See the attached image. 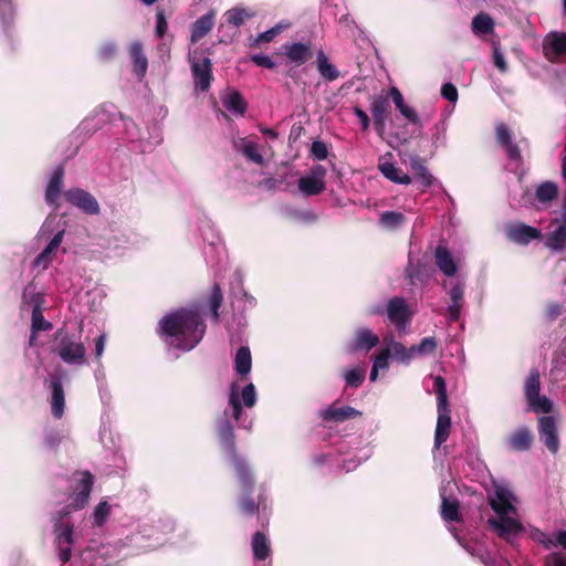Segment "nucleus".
I'll list each match as a JSON object with an SVG mask.
<instances>
[{
    "mask_svg": "<svg viewBox=\"0 0 566 566\" xmlns=\"http://www.w3.org/2000/svg\"><path fill=\"white\" fill-rule=\"evenodd\" d=\"M316 65L318 73L326 81L333 82L338 78L339 72L337 67L329 62L323 50H319L316 54Z\"/></svg>",
    "mask_w": 566,
    "mask_h": 566,
    "instance_id": "c85d7f7f",
    "label": "nucleus"
},
{
    "mask_svg": "<svg viewBox=\"0 0 566 566\" xmlns=\"http://www.w3.org/2000/svg\"><path fill=\"white\" fill-rule=\"evenodd\" d=\"M495 132L497 143L506 149L509 158L512 160H518L521 158L520 149L512 143L511 132L507 126L505 124H497Z\"/></svg>",
    "mask_w": 566,
    "mask_h": 566,
    "instance_id": "393cba45",
    "label": "nucleus"
},
{
    "mask_svg": "<svg viewBox=\"0 0 566 566\" xmlns=\"http://www.w3.org/2000/svg\"><path fill=\"white\" fill-rule=\"evenodd\" d=\"M554 548L555 547H563L564 549H566V531H558L556 533H554Z\"/></svg>",
    "mask_w": 566,
    "mask_h": 566,
    "instance_id": "774afa93",
    "label": "nucleus"
},
{
    "mask_svg": "<svg viewBox=\"0 0 566 566\" xmlns=\"http://www.w3.org/2000/svg\"><path fill=\"white\" fill-rule=\"evenodd\" d=\"M327 170L322 165L313 166L310 171L300 178L298 189L304 196H315L325 190Z\"/></svg>",
    "mask_w": 566,
    "mask_h": 566,
    "instance_id": "0eeeda50",
    "label": "nucleus"
},
{
    "mask_svg": "<svg viewBox=\"0 0 566 566\" xmlns=\"http://www.w3.org/2000/svg\"><path fill=\"white\" fill-rule=\"evenodd\" d=\"M387 316L399 331H405L410 323L411 313L403 298L394 297L388 302Z\"/></svg>",
    "mask_w": 566,
    "mask_h": 566,
    "instance_id": "1a4fd4ad",
    "label": "nucleus"
},
{
    "mask_svg": "<svg viewBox=\"0 0 566 566\" xmlns=\"http://www.w3.org/2000/svg\"><path fill=\"white\" fill-rule=\"evenodd\" d=\"M240 507L245 514L253 515L258 511L259 505L253 500L245 497L241 501Z\"/></svg>",
    "mask_w": 566,
    "mask_h": 566,
    "instance_id": "338daca9",
    "label": "nucleus"
},
{
    "mask_svg": "<svg viewBox=\"0 0 566 566\" xmlns=\"http://www.w3.org/2000/svg\"><path fill=\"white\" fill-rule=\"evenodd\" d=\"M252 551L254 558L264 560L270 554V544L265 535L258 532L252 537Z\"/></svg>",
    "mask_w": 566,
    "mask_h": 566,
    "instance_id": "c9c22d12",
    "label": "nucleus"
},
{
    "mask_svg": "<svg viewBox=\"0 0 566 566\" xmlns=\"http://www.w3.org/2000/svg\"><path fill=\"white\" fill-rule=\"evenodd\" d=\"M405 216L397 211H385L380 214L379 218L380 224L389 230L399 228L405 222Z\"/></svg>",
    "mask_w": 566,
    "mask_h": 566,
    "instance_id": "58836bf2",
    "label": "nucleus"
},
{
    "mask_svg": "<svg viewBox=\"0 0 566 566\" xmlns=\"http://www.w3.org/2000/svg\"><path fill=\"white\" fill-rule=\"evenodd\" d=\"M206 325L198 307L180 308L159 322V333L166 343L181 350H190L202 339Z\"/></svg>",
    "mask_w": 566,
    "mask_h": 566,
    "instance_id": "f257e3e1",
    "label": "nucleus"
},
{
    "mask_svg": "<svg viewBox=\"0 0 566 566\" xmlns=\"http://www.w3.org/2000/svg\"><path fill=\"white\" fill-rule=\"evenodd\" d=\"M52 324L44 319L42 315V310L39 307V304L32 308V329L33 332L40 331H49L51 329Z\"/></svg>",
    "mask_w": 566,
    "mask_h": 566,
    "instance_id": "49530a36",
    "label": "nucleus"
},
{
    "mask_svg": "<svg viewBox=\"0 0 566 566\" xmlns=\"http://www.w3.org/2000/svg\"><path fill=\"white\" fill-rule=\"evenodd\" d=\"M229 406H230V408L232 410L233 418L237 421H239L240 417H241V413H242V408H241V403H240V399H239V388H238V385L235 382H232L231 386H230Z\"/></svg>",
    "mask_w": 566,
    "mask_h": 566,
    "instance_id": "c03bdc74",
    "label": "nucleus"
},
{
    "mask_svg": "<svg viewBox=\"0 0 566 566\" xmlns=\"http://www.w3.org/2000/svg\"><path fill=\"white\" fill-rule=\"evenodd\" d=\"M36 303L39 304V307H41L43 303V295L35 291L34 285L30 284L24 289L22 294V308H25L27 306H31L33 308Z\"/></svg>",
    "mask_w": 566,
    "mask_h": 566,
    "instance_id": "a19ab883",
    "label": "nucleus"
},
{
    "mask_svg": "<svg viewBox=\"0 0 566 566\" xmlns=\"http://www.w3.org/2000/svg\"><path fill=\"white\" fill-rule=\"evenodd\" d=\"M241 150L247 158L252 160L255 164H262L263 157L258 150V145L250 140V139H242L241 140Z\"/></svg>",
    "mask_w": 566,
    "mask_h": 566,
    "instance_id": "37998d69",
    "label": "nucleus"
},
{
    "mask_svg": "<svg viewBox=\"0 0 566 566\" xmlns=\"http://www.w3.org/2000/svg\"><path fill=\"white\" fill-rule=\"evenodd\" d=\"M557 196V186L552 181L541 184L535 191V197L539 202L547 203Z\"/></svg>",
    "mask_w": 566,
    "mask_h": 566,
    "instance_id": "4c0bfd02",
    "label": "nucleus"
},
{
    "mask_svg": "<svg viewBox=\"0 0 566 566\" xmlns=\"http://www.w3.org/2000/svg\"><path fill=\"white\" fill-rule=\"evenodd\" d=\"M437 348V342L434 337H424L419 345L412 346L415 357L417 355L423 356L432 354Z\"/></svg>",
    "mask_w": 566,
    "mask_h": 566,
    "instance_id": "8fccbe9b",
    "label": "nucleus"
},
{
    "mask_svg": "<svg viewBox=\"0 0 566 566\" xmlns=\"http://www.w3.org/2000/svg\"><path fill=\"white\" fill-rule=\"evenodd\" d=\"M433 378V390L437 395V426L434 431V448L439 449L443 442H446L450 434L451 417L450 408L448 403L447 386L446 381L441 376Z\"/></svg>",
    "mask_w": 566,
    "mask_h": 566,
    "instance_id": "39448f33",
    "label": "nucleus"
},
{
    "mask_svg": "<svg viewBox=\"0 0 566 566\" xmlns=\"http://www.w3.org/2000/svg\"><path fill=\"white\" fill-rule=\"evenodd\" d=\"M65 199L78 208L86 214L95 216L99 213V205L97 200L87 191L74 188L67 190L65 193Z\"/></svg>",
    "mask_w": 566,
    "mask_h": 566,
    "instance_id": "6e6552de",
    "label": "nucleus"
},
{
    "mask_svg": "<svg viewBox=\"0 0 566 566\" xmlns=\"http://www.w3.org/2000/svg\"><path fill=\"white\" fill-rule=\"evenodd\" d=\"M365 375L366 370L364 368L356 367L347 370L344 375V378L347 386L358 387L363 384Z\"/></svg>",
    "mask_w": 566,
    "mask_h": 566,
    "instance_id": "de8ad7c7",
    "label": "nucleus"
},
{
    "mask_svg": "<svg viewBox=\"0 0 566 566\" xmlns=\"http://www.w3.org/2000/svg\"><path fill=\"white\" fill-rule=\"evenodd\" d=\"M441 95L450 103H455L458 101V90L452 83H446L442 85Z\"/></svg>",
    "mask_w": 566,
    "mask_h": 566,
    "instance_id": "13d9d810",
    "label": "nucleus"
},
{
    "mask_svg": "<svg viewBox=\"0 0 566 566\" xmlns=\"http://www.w3.org/2000/svg\"><path fill=\"white\" fill-rule=\"evenodd\" d=\"M284 54L296 65L306 63L313 55L312 46L308 43L294 42L285 44Z\"/></svg>",
    "mask_w": 566,
    "mask_h": 566,
    "instance_id": "a211bd4d",
    "label": "nucleus"
},
{
    "mask_svg": "<svg viewBox=\"0 0 566 566\" xmlns=\"http://www.w3.org/2000/svg\"><path fill=\"white\" fill-rule=\"evenodd\" d=\"M129 54L134 63L135 73L142 78L146 74L148 62L144 54L143 45L140 42L132 43Z\"/></svg>",
    "mask_w": 566,
    "mask_h": 566,
    "instance_id": "c756f323",
    "label": "nucleus"
},
{
    "mask_svg": "<svg viewBox=\"0 0 566 566\" xmlns=\"http://www.w3.org/2000/svg\"><path fill=\"white\" fill-rule=\"evenodd\" d=\"M290 23L289 22H285V21H281L279 22L276 25H274L273 28L260 33L256 39H255V42L256 43H263V42H271L276 35H279L283 30L290 28Z\"/></svg>",
    "mask_w": 566,
    "mask_h": 566,
    "instance_id": "a18cd8bd",
    "label": "nucleus"
},
{
    "mask_svg": "<svg viewBox=\"0 0 566 566\" xmlns=\"http://www.w3.org/2000/svg\"><path fill=\"white\" fill-rule=\"evenodd\" d=\"M489 504L496 516L489 518L490 527L507 542L521 533L522 525L516 513V497L507 485L494 484L493 494L489 495Z\"/></svg>",
    "mask_w": 566,
    "mask_h": 566,
    "instance_id": "7ed1b4c3",
    "label": "nucleus"
},
{
    "mask_svg": "<svg viewBox=\"0 0 566 566\" xmlns=\"http://www.w3.org/2000/svg\"><path fill=\"white\" fill-rule=\"evenodd\" d=\"M527 402L531 409L537 413H548L553 408L552 401L547 397L541 396L539 394L527 399Z\"/></svg>",
    "mask_w": 566,
    "mask_h": 566,
    "instance_id": "79ce46f5",
    "label": "nucleus"
},
{
    "mask_svg": "<svg viewBox=\"0 0 566 566\" xmlns=\"http://www.w3.org/2000/svg\"><path fill=\"white\" fill-rule=\"evenodd\" d=\"M538 433L541 441L555 454L559 448L555 419L551 416L542 417L539 419Z\"/></svg>",
    "mask_w": 566,
    "mask_h": 566,
    "instance_id": "ddd939ff",
    "label": "nucleus"
},
{
    "mask_svg": "<svg viewBox=\"0 0 566 566\" xmlns=\"http://www.w3.org/2000/svg\"><path fill=\"white\" fill-rule=\"evenodd\" d=\"M389 94L392 98L396 108L401 113V115L409 122L417 123L418 115L416 111L405 103L403 96L400 93V91L396 86H392L389 91Z\"/></svg>",
    "mask_w": 566,
    "mask_h": 566,
    "instance_id": "7c9ffc66",
    "label": "nucleus"
},
{
    "mask_svg": "<svg viewBox=\"0 0 566 566\" xmlns=\"http://www.w3.org/2000/svg\"><path fill=\"white\" fill-rule=\"evenodd\" d=\"M73 493L71 495L72 503L63 507L53 517L54 520V533H55V545L59 549V557L63 563H66L71 558V546L73 544V525L70 523H62V518L69 515L72 511L81 510L85 506L88 501L93 476L90 472H78L74 475Z\"/></svg>",
    "mask_w": 566,
    "mask_h": 566,
    "instance_id": "f03ea898",
    "label": "nucleus"
},
{
    "mask_svg": "<svg viewBox=\"0 0 566 566\" xmlns=\"http://www.w3.org/2000/svg\"><path fill=\"white\" fill-rule=\"evenodd\" d=\"M219 434H220V439H221V443H222L223 448L228 452L231 453V458H232L233 464L235 467L238 476L240 479L242 489L244 491H250V489L252 486V479L250 475V471H249L247 463L242 459H240L234 452L233 428L231 427V424L229 423L228 420H224L220 424Z\"/></svg>",
    "mask_w": 566,
    "mask_h": 566,
    "instance_id": "423d86ee",
    "label": "nucleus"
},
{
    "mask_svg": "<svg viewBox=\"0 0 566 566\" xmlns=\"http://www.w3.org/2000/svg\"><path fill=\"white\" fill-rule=\"evenodd\" d=\"M558 223L556 229L549 232L545 238V247L554 252H560L566 248V224L558 219H554L552 224Z\"/></svg>",
    "mask_w": 566,
    "mask_h": 566,
    "instance_id": "5701e85b",
    "label": "nucleus"
},
{
    "mask_svg": "<svg viewBox=\"0 0 566 566\" xmlns=\"http://www.w3.org/2000/svg\"><path fill=\"white\" fill-rule=\"evenodd\" d=\"M531 443L532 434L527 428H521L510 437V446L515 451L528 450Z\"/></svg>",
    "mask_w": 566,
    "mask_h": 566,
    "instance_id": "72a5a7b5",
    "label": "nucleus"
},
{
    "mask_svg": "<svg viewBox=\"0 0 566 566\" xmlns=\"http://www.w3.org/2000/svg\"><path fill=\"white\" fill-rule=\"evenodd\" d=\"M384 344L387 350H389L390 357L401 364H409L413 358L415 354L412 346L407 348L401 343L394 339V335H387L384 338Z\"/></svg>",
    "mask_w": 566,
    "mask_h": 566,
    "instance_id": "f3484780",
    "label": "nucleus"
},
{
    "mask_svg": "<svg viewBox=\"0 0 566 566\" xmlns=\"http://www.w3.org/2000/svg\"><path fill=\"white\" fill-rule=\"evenodd\" d=\"M0 10H1V21L2 23H7L6 18L9 20L13 18V8L10 0H0Z\"/></svg>",
    "mask_w": 566,
    "mask_h": 566,
    "instance_id": "680f3d73",
    "label": "nucleus"
},
{
    "mask_svg": "<svg viewBox=\"0 0 566 566\" xmlns=\"http://www.w3.org/2000/svg\"><path fill=\"white\" fill-rule=\"evenodd\" d=\"M378 169L381 175L398 185L411 184V178L407 174L402 172L396 164L392 161V154L386 153L379 158Z\"/></svg>",
    "mask_w": 566,
    "mask_h": 566,
    "instance_id": "f8f14e48",
    "label": "nucleus"
},
{
    "mask_svg": "<svg viewBox=\"0 0 566 566\" xmlns=\"http://www.w3.org/2000/svg\"><path fill=\"white\" fill-rule=\"evenodd\" d=\"M410 167L415 172V179L420 182L423 189H427L432 186L434 178L428 170V168L423 165L422 160L418 156H412L410 158Z\"/></svg>",
    "mask_w": 566,
    "mask_h": 566,
    "instance_id": "cd10ccee",
    "label": "nucleus"
},
{
    "mask_svg": "<svg viewBox=\"0 0 566 566\" xmlns=\"http://www.w3.org/2000/svg\"><path fill=\"white\" fill-rule=\"evenodd\" d=\"M321 417L326 421L343 422L346 419L355 418L360 415L359 411L349 406L335 407L328 406L319 411Z\"/></svg>",
    "mask_w": 566,
    "mask_h": 566,
    "instance_id": "b1692460",
    "label": "nucleus"
},
{
    "mask_svg": "<svg viewBox=\"0 0 566 566\" xmlns=\"http://www.w3.org/2000/svg\"><path fill=\"white\" fill-rule=\"evenodd\" d=\"M441 515L446 521H458L459 503L455 499H449L444 494V488L441 489Z\"/></svg>",
    "mask_w": 566,
    "mask_h": 566,
    "instance_id": "f704fd0d",
    "label": "nucleus"
},
{
    "mask_svg": "<svg viewBox=\"0 0 566 566\" xmlns=\"http://www.w3.org/2000/svg\"><path fill=\"white\" fill-rule=\"evenodd\" d=\"M222 105L232 114L242 116L245 112V102L240 93L234 90H227L221 95Z\"/></svg>",
    "mask_w": 566,
    "mask_h": 566,
    "instance_id": "a878e982",
    "label": "nucleus"
},
{
    "mask_svg": "<svg viewBox=\"0 0 566 566\" xmlns=\"http://www.w3.org/2000/svg\"><path fill=\"white\" fill-rule=\"evenodd\" d=\"M539 394V373L532 370L525 382L526 399Z\"/></svg>",
    "mask_w": 566,
    "mask_h": 566,
    "instance_id": "09e8293b",
    "label": "nucleus"
},
{
    "mask_svg": "<svg viewBox=\"0 0 566 566\" xmlns=\"http://www.w3.org/2000/svg\"><path fill=\"white\" fill-rule=\"evenodd\" d=\"M112 506L107 501H101L93 511V524L97 527L103 526L108 520Z\"/></svg>",
    "mask_w": 566,
    "mask_h": 566,
    "instance_id": "ea45409f",
    "label": "nucleus"
},
{
    "mask_svg": "<svg viewBox=\"0 0 566 566\" xmlns=\"http://www.w3.org/2000/svg\"><path fill=\"white\" fill-rule=\"evenodd\" d=\"M251 352L249 347L242 346L238 349L234 357V368L238 375L247 376L251 371Z\"/></svg>",
    "mask_w": 566,
    "mask_h": 566,
    "instance_id": "473e14b6",
    "label": "nucleus"
},
{
    "mask_svg": "<svg viewBox=\"0 0 566 566\" xmlns=\"http://www.w3.org/2000/svg\"><path fill=\"white\" fill-rule=\"evenodd\" d=\"M436 264L439 270L447 276L455 275L459 261H457L451 252L443 245H438L434 252Z\"/></svg>",
    "mask_w": 566,
    "mask_h": 566,
    "instance_id": "6ab92c4d",
    "label": "nucleus"
},
{
    "mask_svg": "<svg viewBox=\"0 0 566 566\" xmlns=\"http://www.w3.org/2000/svg\"><path fill=\"white\" fill-rule=\"evenodd\" d=\"M52 352L67 365H83L86 361V348L80 337L63 328L55 332Z\"/></svg>",
    "mask_w": 566,
    "mask_h": 566,
    "instance_id": "20e7f679",
    "label": "nucleus"
},
{
    "mask_svg": "<svg viewBox=\"0 0 566 566\" xmlns=\"http://www.w3.org/2000/svg\"><path fill=\"white\" fill-rule=\"evenodd\" d=\"M168 29V23L163 12L156 14V34L161 38Z\"/></svg>",
    "mask_w": 566,
    "mask_h": 566,
    "instance_id": "69168bd1",
    "label": "nucleus"
},
{
    "mask_svg": "<svg viewBox=\"0 0 566 566\" xmlns=\"http://www.w3.org/2000/svg\"><path fill=\"white\" fill-rule=\"evenodd\" d=\"M252 15L253 14L249 12L247 9L237 7L228 10L223 14V19L227 24H230L234 28H239L245 22L247 19L251 18Z\"/></svg>",
    "mask_w": 566,
    "mask_h": 566,
    "instance_id": "e433bc0d",
    "label": "nucleus"
},
{
    "mask_svg": "<svg viewBox=\"0 0 566 566\" xmlns=\"http://www.w3.org/2000/svg\"><path fill=\"white\" fill-rule=\"evenodd\" d=\"M222 300H223V296H222L221 289L219 287V285L214 284L208 302H209V306L211 308L212 317L216 321L219 317L218 310L222 303Z\"/></svg>",
    "mask_w": 566,
    "mask_h": 566,
    "instance_id": "3c124183",
    "label": "nucleus"
},
{
    "mask_svg": "<svg viewBox=\"0 0 566 566\" xmlns=\"http://www.w3.org/2000/svg\"><path fill=\"white\" fill-rule=\"evenodd\" d=\"M463 294H464V285L461 283H455L449 291L450 300L453 302H462Z\"/></svg>",
    "mask_w": 566,
    "mask_h": 566,
    "instance_id": "0e129e2a",
    "label": "nucleus"
},
{
    "mask_svg": "<svg viewBox=\"0 0 566 566\" xmlns=\"http://www.w3.org/2000/svg\"><path fill=\"white\" fill-rule=\"evenodd\" d=\"M252 61L258 65L266 69H273L275 66V63L273 60L265 54H255L252 57Z\"/></svg>",
    "mask_w": 566,
    "mask_h": 566,
    "instance_id": "e2e57ef3",
    "label": "nucleus"
},
{
    "mask_svg": "<svg viewBox=\"0 0 566 566\" xmlns=\"http://www.w3.org/2000/svg\"><path fill=\"white\" fill-rule=\"evenodd\" d=\"M50 387L52 389L51 408L56 418H61L64 412V390L62 387V377L57 374L50 375Z\"/></svg>",
    "mask_w": 566,
    "mask_h": 566,
    "instance_id": "dca6fc26",
    "label": "nucleus"
},
{
    "mask_svg": "<svg viewBox=\"0 0 566 566\" xmlns=\"http://www.w3.org/2000/svg\"><path fill=\"white\" fill-rule=\"evenodd\" d=\"M546 566H566V554L554 552L546 556Z\"/></svg>",
    "mask_w": 566,
    "mask_h": 566,
    "instance_id": "4d7b16f0",
    "label": "nucleus"
},
{
    "mask_svg": "<svg viewBox=\"0 0 566 566\" xmlns=\"http://www.w3.org/2000/svg\"><path fill=\"white\" fill-rule=\"evenodd\" d=\"M507 237L518 244H527L532 240L542 238V232L524 223L512 224L506 230Z\"/></svg>",
    "mask_w": 566,
    "mask_h": 566,
    "instance_id": "4468645a",
    "label": "nucleus"
},
{
    "mask_svg": "<svg viewBox=\"0 0 566 566\" xmlns=\"http://www.w3.org/2000/svg\"><path fill=\"white\" fill-rule=\"evenodd\" d=\"M311 153L317 160H324L328 155L327 146L321 140H315L312 144Z\"/></svg>",
    "mask_w": 566,
    "mask_h": 566,
    "instance_id": "6e6d98bb",
    "label": "nucleus"
},
{
    "mask_svg": "<svg viewBox=\"0 0 566 566\" xmlns=\"http://www.w3.org/2000/svg\"><path fill=\"white\" fill-rule=\"evenodd\" d=\"M243 405L248 408H252L256 401V392L253 384H248L241 391Z\"/></svg>",
    "mask_w": 566,
    "mask_h": 566,
    "instance_id": "603ef678",
    "label": "nucleus"
},
{
    "mask_svg": "<svg viewBox=\"0 0 566 566\" xmlns=\"http://www.w3.org/2000/svg\"><path fill=\"white\" fill-rule=\"evenodd\" d=\"M63 234H64V230H59L54 234V237L51 239V241L45 247V249L34 260L33 265L35 268H40V269L44 270L51 264V262L53 260V254L55 253V251L59 249V247L62 243Z\"/></svg>",
    "mask_w": 566,
    "mask_h": 566,
    "instance_id": "412c9836",
    "label": "nucleus"
},
{
    "mask_svg": "<svg viewBox=\"0 0 566 566\" xmlns=\"http://www.w3.org/2000/svg\"><path fill=\"white\" fill-rule=\"evenodd\" d=\"M214 19L216 12L210 10L208 13L203 14L192 23L190 35L191 43L198 42L211 31L214 24Z\"/></svg>",
    "mask_w": 566,
    "mask_h": 566,
    "instance_id": "4be33fe9",
    "label": "nucleus"
},
{
    "mask_svg": "<svg viewBox=\"0 0 566 566\" xmlns=\"http://www.w3.org/2000/svg\"><path fill=\"white\" fill-rule=\"evenodd\" d=\"M64 168L57 166L53 169L50 180L45 189V201L50 206L56 207V201L61 195Z\"/></svg>",
    "mask_w": 566,
    "mask_h": 566,
    "instance_id": "aec40b11",
    "label": "nucleus"
},
{
    "mask_svg": "<svg viewBox=\"0 0 566 566\" xmlns=\"http://www.w3.org/2000/svg\"><path fill=\"white\" fill-rule=\"evenodd\" d=\"M533 537L538 542L541 543L546 549H552L554 548V534L552 535H548V534H545L541 531H536L533 535Z\"/></svg>",
    "mask_w": 566,
    "mask_h": 566,
    "instance_id": "052dcab7",
    "label": "nucleus"
},
{
    "mask_svg": "<svg viewBox=\"0 0 566 566\" xmlns=\"http://www.w3.org/2000/svg\"><path fill=\"white\" fill-rule=\"evenodd\" d=\"M493 63L495 67L501 71L502 73H505L507 71V63L505 61V57L503 53L500 50L499 43H493Z\"/></svg>",
    "mask_w": 566,
    "mask_h": 566,
    "instance_id": "864d4df0",
    "label": "nucleus"
},
{
    "mask_svg": "<svg viewBox=\"0 0 566 566\" xmlns=\"http://www.w3.org/2000/svg\"><path fill=\"white\" fill-rule=\"evenodd\" d=\"M379 343V337L373 333L369 328H358L355 332L354 339L348 346V350L354 353L358 350L368 352L376 347Z\"/></svg>",
    "mask_w": 566,
    "mask_h": 566,
    "instance_id": "2eb2a0df",
    "label": "nucleus"
},
{
    "mask_svg": "<svg viewBox=\"0 0 566 566\" xmlns=\"http://www.w3.org/2000/svg\"><path fill=\"white\" fill-rule=\"evenodd\" d=\"M462 310V302H453L451 301L450 305L447 308V315L449 322H455L460 318Z\"/></svg>",
    "mask_w": 566,
    "mask_h": 566,
    "instance_id": "bf43d9fd",
    "label": "nucleus"
},
{
    "mask_svg": "<svg viewBox=\"0 0 566 566\" xmlns=\"http://www.w3.org/2000/svg\"><path fill=\"white\" fill-rule=\"evenodd\" d=\"M195 85L200 91H207L211 82V61L208 57L190 59Z\"/></svg>",
    "mask_w": 566,
    "mask_h": 566,
    "instance_id": "9b49d317",
    "label": "nucleus"
},
{
    "mask_svg": "<svg viewBox=\"0 0 566 566\" xmlns=\"http://www.w3.org/2000/svg\"><path fill=\"white\" fill-rule=\"evenodd\" d=\"M389 101L385 96H377L373 99L370 112L376 126L384 128L385 122L389 114Z\"/></svg>",
    "mask_w": 566,
    "mask_h": 566,
    "instance_id": "bb28decb",
    "label": "nucleus"
},
{
    "mask_svg": "<svg viewBox=\"0 0 566 566\" xmlns=\"http://www.w3.org/2000/svg\"><path fill=\"white\" fill-rule=\"evenodd\" d=\"M389 357H390L389 350H387L386 347L382 348L380 350V353H378L374 357L373 366L375 367V369H378V370L387 369L389 366Z\"/></svg>",
    "mask_w": 566,
    "mask_h": 566,
    "instance_id": "5fc2aeb1",
    "label": "nucleus"
},
{
    "mask_svg": "<svg viewBox=\"0 0 566 566\" xmlns=\"http://www.w3.org/2000/svg\"><path fill=\"white\" fill-rule=\"evenodd\" d=\"M471 28L476 36H483L494 31V21L488 13L480 12L472 19Z\"/></svg>",
    "mask_w": 566,
    "mask_h": 566,
    "instance_id": "2f4dec72",
    "label": "nucleus"
},
{
    "mask_svg": "<svg viewBox=\"0 0 566 566\" xmlns=\"http://www.w3.org/2000/svg\"><path fill=\"white\" fill-rule=\"evenodd\" d=\"M543 52L548 61L558 62L566 53V33H548L543 41Z\"/></svg>",
    "mask_w": 566,
    "mask_h": 566,
    "instance_id": "9d476101",
    "label": "nucleus"
}]
</instances>
